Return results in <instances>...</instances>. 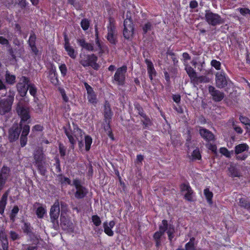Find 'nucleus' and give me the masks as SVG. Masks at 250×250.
I'll list each match as a JSON object with an SVG mask.
<instances>
[{"label": "nucleus", "mask_w": 250, "mask_h": 250, "mask_svg": "<svg viewBox=\"0 0 250 250\" xmlns=\"http://www.w3.org/2000/svg\"><path fill=\"white\" fill-rule=\"evenodd\" d=\"M192 157L193 159H197L200 160L201 158V156L199 151V150L198 149H195L192 153Z\"/></svg>", "instance_id": "de8ad7c7"}, {"label": "nucleus", "mask_w": 250, "mask_h": 250, "mask_svg": "<svg viewBox=\"0 0 250 250\" xmlns=\"http://www.w3.org/2000/svg\"><path fill=\"white\" fill-rule=\"evenodd\" d=\"M33 158L35 165L40 173L44 175L46 172V169L44 167L45 164V157L41 148L38 147L35 150L33 153Z\"/></svg>", "instance_id": "f03ea898"}, {"label": "nucleus", "mask_w": 250, "mask_h": 250, "mask_svg": "<svg viewBox=\"0 0 250 250\" xmlns=\"http://www.w3.org/2000/svg\"><path fill=\"white\" fill-rule=\"evenodd\" d=\"M168 227L167 221L166 220L162 221V225L159 226V231H156L153 235L154 240H161V238L167 231Z\"/></svg>", "instance_id": "f3484780"}, {"label": "nucleus", "mask_w": 250, "mask_h": 250, "mask_svg": "<svg viewBox=\"0 0 250 250\" xmlns=\"http://www.w3.org/2000/svg\"><path fill=\"white\" fill-rule=\"evenodd\" d=\"M87 98L88 101L92 104H96V96L94 92H91V94H87Z\"/></svg>", "instance_id": "a18cd8bd"}, {"label": "nucleus", "mask_w": 250, "mask_h": 250, "mask_svg": "<svg viewBox=\"0 0 250 250\" xmlns=\"http://www.w3.org/2000/svg\"><path fill=\"white\" fill-rule=\"evenodd\" d=\"M97 57L94 54H81L79 62L83 67L91 66L95 70H98L100 66L97 63Z\"/></svg>", "instance_id": "20e7f679"}, {"label": "nucleus", "mask_w": 250, "mask_h": 250, "mask_svg": "<svg viewBox=\"0 0 250 250\" xmlns=\"http://www.w3.org/2000/svg\"><path fill=\"white\" fill-rule=\"evenodd\" d=\"M60 203L57 200L50 208V215L52 222L55 223V221L57 220L60 215Z\"/></svg>", "instance_id": "dca6fc26"}, {"label": "nucleus", "mask_w": 250, "mask_h": 250, "mask_svg": "<svg viewBox=\"0 0 250 250\" xmlns=\"http://www.w3.org/2000/svg\"><path fill=\"white\" fill-rule=\"evenodd\" d=\"M92 222H93L94 224L96 226H99L101 224V219H100V217L97 215L92 216Z\"/></svg>", "instance_id": "09e8293b"}, {"label": "nucleus", "mask_w": 250, "mask_h": 250, "mask_svg": "<svg viewBox=\"0 0 250 250\" xmlns=\"http://www.w3.org/2000/svg\"><path fill=\"white\" fill-rule=\"evenodd\" d=\"M61 207V210L62 211H65L67 209V204L63 202H61L60 203Z\"/></svg>", "instance_id": "774afa93"}, {"label": "nucleus", "mask_w": 250, "mask_h": 250, "mask_svg": "<svg viewBox=\"0 0 250 250\" xmlns=\"http://www.w3.org/2000/svg\"><path fill=\"white\" fill-rule=\"evenodd\" d=\"M64 133L67 137L69 142L71 144V147L74 148V146L76 145L77 140H79L80 138L83 136L84 133L79 128L78 126L74 123L71 125L68 124L66 126L63 127Z\"/></svg>", "instance_id": "f257e3e1"}, {"label": "nucleus", "mask_w": 250, "mask_h": 250, "mask_svg": "<svg viewBox=\"0 0 250 250\" xmlns=\"http://www.w3.org/2000/svg\"><path fill=\"white\" fill-rule=\"evenodd\" d=\"M127 66L123 65L117 69L113 77V81L119 85H123L125 80Z\"/></svg>", "instance_id": "0eeeda50"}, {"label": "nucleus", "mask_w": 250, "mask_h": 250, "mask_svg": "<svg viewBox=\"0 0 250 250\" xmlns=\"http://www.w3.org/2000/svg\"><path fill=\"white\" fill-rule=\"evenodd\" d=\"M28 86V90L29 89V92L31 95L33 96H35L36 92H37V89L34 85V84L31 83H30V80L29 79V83L27 85Z\"/></svg>", "instance_id": "58836bf2"}, {"label": "nucleus", "mask_w": 250, "mask_h": 250, "mask_svg": "<svg viewBox=\"0 0 250 250\" xmlns=\"http://www.w3.org/2000/svg\"><path fill=\"white\" fill-rule=\"evenodd\" d=\"M104 122L105 123H109L111 119L113 113L111 111L110 104L107 101L104 104Z\"/></svg>", "instance_id": "6ab92c4d"}, {"label": "nucleus", "mask_w": 250, "mask_h": 250, "mask_svg": "<svg viewBox=\"0 0 250 250\" xmlns=\"http://www.w3.org/2000/svg\"><path fill=\"white\" fill-rule=\"evenodd\" d=\"M73 185L76 188V191L74 193L76 198L78 199H83L87 195L88 190L86 188L82 185L81 180L78 179H74Z\"/></svg>", "instance_id": "423d86ee"}, {"label": "nucleus", "mask_w": 250, "mask_h": 250, "mask_svg": "<svg viewBox=\"0 0 250 250\" xmlns=\"http://www.w3.org/2000/svg\"><path fill=\"white\" fill-rule=\"evenodd\" d=\"M145 62L147 65V72L149 75V78L151 80L153 79V77L155 76L156 71L153 67L152 62L148 59H146Z\"/></svg>", "instance_id": "5701e85b"}, {"label": "nucleus", "mask_w": 250, "mask_h": 250, "mask_svg": "<svg viewBox=\"0 0 250 250\" xmlns=\"http://www.w3.org/2000/svg\"><path fill=\"white\" fill-rule=\"evenodd\" d=\"M95 42H96V44L97 45V46L98 47L99 50H100V51H99V54L100 55H102L104 52V46L101 43L100 40H99V37H98V34H96V38L95 39Z\"/></svg>", "instance_id": "f704fd0d"}, {"label": "nucleus", "mask_w": 250, "mask_h": 250, "mask_svg": "<svg viewBox=\"0 0 250 250\" xmlns=\"http://www.w3.org/2000/svg\"><path fill=\"white\" fill-rule=\"evenodd\" d=\"M239 119L241 122L245 125L250 123V119L246 117L241 116L239 118Z\"/></svg>", "instance_id": "13d9d810"}, {"label": "nucleus", "mask_w": 250, "mask_h": 250, "mask_svg": "<svg viewBox=\"0 0 250 250\" xmlns=\"http://www.w3.org/2000/svg\"><path fill=\"white\" fill-rule=\"evenodd\" d=\"M220 152L227 157H229V152L228 150L224 147H222L220 149Z\"/></svg>", "instance_id": "0e129e2a"}, {"label": "nucleus", "mask_w": 250, "mask_h": 250, "mask_svg": "<svg viewBox=\"0 0 250 250\" xmlns=\"http://www.w3.org/2000/svg\"><path fill=\"white\" fill-rule=\"evenodd\" d=\"M27 142V137L26 136H21V145L22 147H23L25 146Z\"/></svg>", "instance_id": "680f3d73"}, {"label": "nucleus", "mask_w": 250, "mask_h": 250, "mask_svg": "<svg viewBox=\"0 0 250 250\" xmlns=\"http://www.w3.org/2000/svg\"><path fill=\"white\" fill-rule=\"evenodd\" d=\"M16 110L18 115L21 118L20 124H21L22 122H27L30 119V116L29 115V108L21 103H19L17 104Z\"/></svg>", "instance_id": "9d476101"}, {"label": "nucleus", "mask_w": 250, "mask_h": 250, "mask_svg": "<svg viewBox=\"0 0 250 250\" xmlns=\"http://www.w3.org/2000/svg\"><path fill=\"white\" fill-rule=\"evenodd\" d=\"M84 85L87 94H91V92H94L93 88L87 83H84Z\"/></svg>", "instance_id": "052dcab7"}, {"label": "nucleus", "mask_w": 250, "mask_h": 250, "mask_svg": "<svg viewBox=\"0 0 250 250\" xmlns=\"http://www.w3.org/2000/svg\"><path fill=\"white\" fill-rule=\"evenodd\" d=\"M182 192H185V198L189 201L192 200L193 191L188 184H183L181 185Z\"/></svg>", "instance_id": "a211bd4d"}, {"label": "nucleus", "mask_w": 250, "mask_h": 250, "mask_svg": "<svg viewBox=\"0 0 250 250\" xmlns=\"http://www.w3.org/2000/svg\"><path fill=\"white\" fill-rule=\"evenodd\" d=\"M21 124H14L9 130V139L10 142L17 140L20 136L21 131Z\"/></svg>", "instance_id": "f8f14e48"}, {"label": "nucleus", "mask_w": 250, "mask_h": 250, "mask_svg": "<svg viewBox=\"0 0 250 250\" xmlns=\"http://www.w3.org/2000/svg\"><path fill=\"white\" fill-rule=\"evenodd\" d=\"M152 28V24L150 22H147L142 26L143 34H146L148 31L151 30Z\"/></svg>", "instance_id": "79ce46f5"}, {"label": "nucleus", "mask_w": 250, "mask_h": 250, "mask_svg": "<svg viewBox=\"0 0 250 250\" xmlns=\"http://www.w3.org/2000/svg\"><path fill=\"white\" fill-rule=\"evenodd\" d=\"M117 31L115 26L110 22L107 26V40L108 41L113 44H116L117 42Z\"/></svg>", "instance_id": "4468645a"}, {"label": "nucleus", "mask_w": 250, "mask_h": 250, "mask_svg": "<svg viewBox=\"0 0 250 250\" xmlns=\"http://www.w3.org/2000/svg\"><path fill=\"white\" fill-rule=\"evenodd\" d=\"M134 106L135 110L136 111V113L138 115H140L141 117H143V116H145L146 114L144 113L143 108L141 106V105L139 104H135Z\"/></svg>", "instance_id": "ea45409f"}, {"label": "nucleus", "mask_w": 250, "mask_h": 250, "mask_svg": "<svg viewBox=\"0 0 250 250\" xmlns=\"http://www.w3.org/2000/svg\"><path fill=\"white\" fill-rule=\"evenodd\" d=\"M8 193V191H6L3 194L0 201V213L1 214L4 212V208L7 204Z\"/></svg>", "instance_id": "393cba45"}, {"label": "nucleus", "mask_w": 250, "mask_h": 250, "mask_svg": "<svg viewBox=\"0 0 250 250\" xmlns=\"http://www.w3.org/2000/svg\"><path fill=\"white\" fill-rule=\"evenodd\" d=\"M22 131L21 133L22 136H27L30 130V127L28 125H24L22 127Z\"/></svg>", "instance_id": "603ef678"}, {"label": "nucleus", "mask_w": 250, "mask_h": 250, "mask_svg": "<svg viewBox=\"0 0 250 250\" xmlns=\"http://www.w3.org/2000/svg\"><path fill=\"white\" fill-rule=\"evenodd\" d=\"M77 42L79 45L83 48L86 50L93 51H94L93 44L92 43L86 42L83 39H78Z\"/></svg>", "instance_id": "4be33fe9"}, {"label": "nucleus", "mask_w": 250, "mask_h": 250, "mask_svg": "<svg viewBox=\"0 0 250 250\" xmlns=\"http://www.w3.org/2000/svg\"><path fill=\"white\" fill-rule=\"evenodd\" d=\"M232 125L233 128L236 132H237L239 134H242L243 133V130L242 129V128L236 125L234 122H233Z\"/></svg>", "instance_id": "bf43d9fd"}, {"label": "nucleus", "mask_w": 250, "mask_h": 250, "mask_svg": "<svg viewBox=\"0 0 250 250\" xmlns=\"http://www.w3.org/2000/svg\"><path fill=\"white\" fill-rule=\"evenodd\" d=\"M29 46L30 47L32 52L35 55H37L38 54V53L39 50L37 49L36 44L35 45H33V46L32 45H29Z\"/></svg>", "instance_id": "69168bd1"}, {"label": "nucleus", "mask_w": 250, "mask_h": 250, "mask_svg": "<svg viewBox=\"0 0 250 250\" xmlns=\"http://www.w3.org/2000/svg\"><path fill=\"white\" fill-rule=\"evenodd\" d=\"M199 133L202 137L208 142L214 140V136L213 133L206 128L201 127L199 130Z\"/></svg>", "instance_id": "aec40b11"}, {"label": "nucleus", "mask_w": 250, "mask_h": 250, "mask_svg": "<svg viewBox=\"0 0 250 250\" xmlns=\"http://www.w3.org/2000/svg\"><path fill=\"white\" fill-rule=\"evenodd\" d=\"M104 232L109 236H112L114 234L113 231L112 230L111 228L108 227L107 222H104L103 224Z\"/></svg>", "instance_id": "c9c22d12"}, {"label": "nucleus", "mask_w": 250, "mask_h": 250, "mask_svg": "<svg viewBox=\"0 0 250 250\" xmlns=\"http://www.w3.org/2000/svg\"><path fill=\"white\" fill-rule=\"evenodd\" d=\"M198 6V2L196 1H191L189 3V7L192 9L196 8Z\"/></svg>", "instance_id": "338daca9"}, {"label": "nucleus", "mask_w": 250, "mask_h": 250, "mask_svg": "<svg viewBox=\"0 0 250 250\" xmlns=\"http://www.w3.org/2000/svg\"><path fill=\"white\" fill-rule=\"evenodd\" d=\"M66 148L62 145H59V152L61 157H64L65 155Z\"/></svg>", "instance_id": "864d4df0"}, {"label": "nucleus", "mask_w": 250, "mask_h": 250, "mask_svg": "<svg viewBox=\"0 0 250 250\" xmlns=\"http://www.w3.org/2000/svg\"><path fill=\"white\" fill-rule=\"evenodd\" d=\"M249 146L246 144H241L235 146V152L237 154L248 150Z\"/></svg>", "instance_id": "cd10ccee"}, {"label": "nucleus", "mask_w": 250, "mask_h": 250, "mask_svg": "<svg viewBox=\"0 0 250 250\" xmlns=\"http://www.w3.org/2000/svg\"><path fill=\"white\" fill-rule=\"evenodd\" d=\"M197 81L200 82L208 83L209 82L208 79L206 76H201L198 78L197 77Z\"/></svg>", "instance_id": "e2e57ef3"}, {"label": "nucleus", "mask_w": 250, "mask_h": 250, "mask_svg": "<svg viewBox=\"0 0 250 250\" xmlns=\"http://www.w3.org/2000/svg\"><path fill=\"white\" fill-rule=\"evenodd\" d=\"M211 65L214 67L216 70L221 69V62L216 60H213L210 62Z\"/></svg>", "instance_id": "49530a36"}, {"label": "nucleus", "mask_w": 250, "mask_h": 250, "mask_svg": "<svg viewBox=\"0 0 250 250\" xmlns=\"http://www.w3.org/2000/svg\"><path fill=\"white\" fill-rule=\"evenodd\" d=\"M11 238L13 240H16L20 238L19 234L15 231H11L10 233Z\"/></svg>", "instance_id": "4d7b16f0"}, {"label": "nucleus", "mask_w": 250, "mask_h": 250, "mask_svg": "<svg viewBox=\"0 0 250 250\" xmlns=\"http://www.w3.org/2000/svg\"><path fill=\"white\" fill-rule=\"evenodd\" d=\"M208 92L211 95L212 100L216 102H220L225 97L223 92L216 89L214 86L211 85L208 86Z\"/></svg>", "instance_id": "2eb2a0df"}, {"label": "nucleus", "mask_w": 250, "mask_h": 250, "mask_svg": "<svg viewBox=\"0 0 250 250\" xmlns=\"http://www.w3.org/2000/svg\"><path fill=\"white\" fill-rule=\"evenodd\" d=\"M15 93L9 91L6 98H0V114L4 115L11 110L12 105L14 99Z\"/></svg>", "instance_id": "7ed1b4c3"}, {"label": "nucleus", "mask_w": 250, "mask_h": 250, "mask_svg": "<svg viewBox=\"0 0 250 250\" xmlns=\"http://www.w3.org/2000/svg\"><path fill=\"white\" fill-rule=\"evenodd\" d=\"M48 78L51 83L54 85H57L59 83V80L57 78V74L56 73V69L52 68L49 71Z\"/></svg>", "instance_id": "b1692460"}, {"label": "nucleus", "mask_w": 250, "mask_h": 250, "mask_svg": "<svg viewBox=\"0 0 250 250\" xmlns=\"http://www.w3.org/2000/svg\"><path fill=\"white\" fill-rule=\"evenodd\" d=\"M23 231L26 235H28L29 237H31L33 235V232L32 231V228L31 226L30 223L28 222H24L23 225L21 228Z\"/></svg>", "instance_id": "a878e982"}, {"label": "nucleus", "mask_w": 250, "mask_h": 250, "mask_svg": "<svg viewBox=\"0 0 250 250\" xmlns=\"http://www.w3.org/2000/svg\"><path fill=\"white\" fill-rule=\"evenodd\" d=\"M59 69L61 72L62 75L63 76H64L66 75L67 72V69L66 66V65L64 63L61 64L59 66Z\"/></svg>", "instance_id": "3c124183"}, {"label": "nucleus", "mask_w": 250, "mask_h": 250, "mask_svg": "<svg viewBox=\"0 0 250 250\" xmlns=\"http://www.w3.org/2000/svg\"><path fill=\"white\" fill-rule=\"evenodd\" d=\"M92 142V138L88 135L85 136V150L88 151L90 148V146Z\"/></svg>", "instance_id": "e433bc0d"}, {"label": "nucleus", "mask_w": 250, "mask_h": 250, "mask_svg": "<svg viewBox=\"0 0 250 250\" xmlns=\"http://www.w3.org/2000/svg\"><path fill=\"white\" fill-rule=\"evenodd\" d=\"M89 21L86 19H83L81 22V25L83 30H86L89 27Z\"/></svg>", "instance_id": "37998d69"}, {"label": "nucleus", "mask_w": 250, "mask_h": 250, "mask_svg": "<svg viewBox=\"0 0 250 250\" xmlns=\"http://www.w3.org/2000/svg\"><path fill=\"white\" fill-rule=\"evenodd\" d=\"M204 193L209 204H212V198L213 197L212 192L209 190V188H207L204 189Z\"/></svg>", "instance_id": "72a5a7b5"}, {"label": "nucleus", "mask_w": 250, "mask_h": 250, "mask_svg": "<svg viewBox=\"0 0 250 250\" xmlns=\"http://www.w3.org/2000/svg\"><path fill=\"white\" fill-rule=\"evenodd\" d=\"M9 174V169L3 167L0 171V190H1L5 183Z\"/></svg>", "instance_id": "412c9836"}, {"label": "nucleus", "mask_w": 250, "mask_h": 250, "mask_svg": "<svg viewBox=\"0 0 250 250\" xmlns=\"http://www.w3.org/2000/svg\"><path fill=\"white\" fill-rule=\"evenodd\" d=\"M0 240L1 242L7 241V235L4 230H0Z\"/></svg>", "instance_id": "6e6d98bb"}, {"label": "nucleus", "mask_w": 250, "mask_h": 250, "mask_svg": "<svg viewBox=\"0 0 250 250\" xmlns=\"http://www.w3.org/2000/svg\"><path fill=\"white\" fill-rule=\"evenodd\" d=\"M237 10L243 16L250 14V10L248 8H238Z\"/></svg>", "instance_id": "5fc2aeb1"}, {"label": "nucleus", "mask_w": 250, "mask_h": 250, "mask_svg": "<svg viewBox=\"0 0 250 250\" xmlns=\"http://www.w3.org/2000/svg\"><path fill=\"white\" fill-rule=\"evenodd\" d=\"M195 238L192 237L190 239L189 241L185 245V249L180 248V250H198L194 245Z\"/></svg>", "instance_id": "c85d7f7f"}, {"label": "nucleus", "mask_w": 250, "mask_h": 250, "mask_svg": "<svg viewBox=\"0 0 250 250\" xmlns=\"http://www.w3.org/2000/svg\"><path fill=\"white\" fill-rule=\"evenodd\" d=\"M142 119L141 120V122L144 125V128H146L151 126L152 125L151 121H150L149 117H148L146 114L145 116L142 117Z\"/></svg>", "instance_id": "473e14b6"}, {"label": "nucleus", "mask_w": 250, "mask_h": 250, "mask_svg": "<svg viewBox=\"0 0 250 250\" xmlns=\"http://www.w3.org/2000/svg\"><path fill=\"white\" fill-rule=\"evenodd\" d=\"M185 70L192 81H195L196 80V73L191 66L187 65L185 67Z\"/></svg>", "instance_id": "bb28decb"}, {"label": "nucleus", "mask_w": 250, "mask_h": 250, "mask_svg": "<svg viewBox=\"0 0 250 250\" xmlns=\"http://www.w3.org/2000/svg\"><path fill=\"white\" fill-rule=\"evenodd\" d=\"M0 44L7 46V51L13 59H15L16 57H20L21 56V51L22 48L18 49L17 48L13 49L11 46L9 40L3 36H0Z\"/></svg>", "instance_id": "6e6552de"}, {"label": "nucleus", "mask_w": 250, "mask_h": 250, "mask_svg": "<svg viewBox=\"0 0 250 250\" xmlns=\"http://www.w3.org/2000/svg\"><path fill=\"white\" fill-rule=\"evenodd\" d=\"M167 231L168 234V239L171 241L172 239L173 238V234L174 232V229L173 225L168 224V227Z\"/></svg>", "instance_id": "4c0bfd02"}, {"label": "nucleus", "mask_w": 250, "mask_h": 250, "mask_svg": "<svg viewBox=\"0 0 250 250\" xmlns=\"http://www.w3.org/2000/svg\"><path fill=\"white\" fill-rule=\"evenodd\" d=\"M229 175L231 177H237L240 176L237 169L233 166H230L228 168Z\"/></svg>", "instance_id": "7c9ffc66"}, {"label": "nucleus", "mask_w": 250, "mask_h": 250, "mask_svg": "<svg viewBox=\"0 0 250 250\" xmlns=\"http://www.w3.org/2000/svg\"><path fill=\"white\" fill-rule=\"evenodd\" d=\"M205 18L207 23L212 26H216L224 22V19L219 15L210 10L206 11Z\"/></svg>", "instance_id": "39448f33"}, {"label": "nucleus", "mask_w": 250, "mask_h": 250, "mask_svg": "<svg viewBox=\"0 0 250 250\" xmlns=\"http://www.w3.org/2000/svg\"><path fill=\"white\" fill-rule=\"evenodd\" d=\"M45 212V210L41 206L37 208L36 214L39 218H42Z\"/></svg>", "instance_id": "c03bdc74"}, {"label": "nucleus", "mask_w": 250, "mask_h": 250, "mask_svg": "<svg viewBox=\"0 0 250 250\" xmlns=\"http://www.w3.org/2000/svg\"><path fill=\"white\" fill-rule=\"evenodd\" d=\"M64 48L66 51L67 52V54L72 59H75L77 56V53L75 52V50L70 45H64Z\"/></svg>", "instance_id": "c756f323"}, {"label": "nucleus", "mask_w": 250, "mask_h": 250, "mask_svg": "<svg viewBox=\"0 0 250 250\" xmlns=\"http://www.w3.org/2000/svg\"><path fill=\"white\" fill-rule=\"evenodd\" d=\"M36 36L34 32L32 31L30 33V36L29 37L28 43L29 45H32L36 44Z\"/></svg>", "instance_id": "a19ab883"}, {"label": "nucleus", "mask_w": 250, "mask_h": 250, "mask_svg": "<svg viewBox=\"0 0 250 250\" xmlns=\"http://www.w3.org/2000/svg\"><path fill=\"white\" fill-rule=\"evenodd\" d=\"M37 249L36 245L24 244L22 245V250H35Z\"/></svg>", "instance_id": "8fccbe9b"}, {"label": "nucleus", "mask_w": 250, "mask_h": 250, "mask_svg": "<svg viewBox=\"0 0 250 250\" xmlns=\"http://www.w3.org/2000/svg\"><path fill=\"white\" fill-rule=\"evenodd\" d=\"M5 80L8 83L13 84L15 83L16 77L15 75H11L8 71H6Z\"/></svg>", "instance_id": "2f4dec72"}, {"label": "nucleus", "mask_w": 250, "mask_h": 250, "mask_svg": "<svg viewBox=\"0 0 250 250\" xmlns=\"http://www.w3.org/2000/svg\"><path fill=\"white\" fill-rule=\"evenodd\" d=\"M124 26L123 35L125 38L129 39L132 37L134 29L132 20L130 19H125L124 20Z\"/></svg>", "instance_id": "1a4fd4ad"}, {"label": "nucleus", "mask_w": 250, "mask_h": 250, "mask_svg": "<svg viewBox=\"0 0 250 250\" xmlns=\"http://www.w3.org/2000/svg\"><path fill=\"white\" fill-rule=\"evenodd\" d=\"M29 79L26 77L22 76L20 80V82L17 84V89L20 95L22 97L26 95L28 91V84Z\"/></svg>", "instance_id": "ddd939ff"}, {"label": "nucleus", "mask_w": 250, "mask_h": 250, "mask_svg": "<svg viewBox=\"0 0 250 250\" xmlns=\"http://www.w3.org/2000/svg\"><path fill=\"white\" fill-rule=\"evenodd\" d=\"M229 78L224 71L217 72L215 74V84L217 87L223 88L228 85Z\"/></svg>", "instance_id": "9b49d317"}]
</instances>
